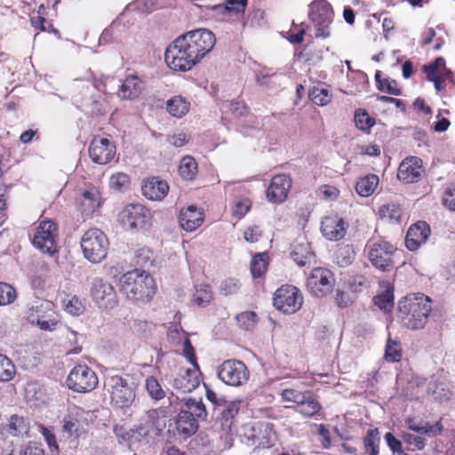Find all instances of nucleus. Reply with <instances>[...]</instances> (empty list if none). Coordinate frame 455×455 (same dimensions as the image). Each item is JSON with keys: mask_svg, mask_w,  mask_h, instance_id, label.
<instances>
[{"mask_svg": "<svg viewBox=\"0 0 455 455\" xmlns=\"http://www.w3.org/2000/svg\"><path fill=\"white\" fill-rule=\"evenodd\" d=\"M216 44L209 29L198 28L178 36L165 50V62L174 70L185 72L195 67Z\"/></svg>", "mask_w": 455, "mask_h": 455, "instance_id": "obj_1", "label": "nucleus"}, {"mask_svg": "<svg viewBox=\"0 0 455 455\" xmlns=\"http://www.w3.org/2000/svg\"><path fill=\"white\" fill-rule=\"evenodd\" d=\"M431 303L430 298L422 293L400 299L397 315L402 324L411 330L422 329L432 310Z\"/></svg>", "mask_w": 455, "mask_h": 455, "instance_id": "obj_2", "label": "nucleus"}, {"mask_svg": "<svg viewBox=\"0 0 455 455\" xmlns=\"http://www.w3.org/2000/svg\"><path fill=\"white\" fill-rule=\"evenodd\" d=\"M156 286L152 276L146 271L135 269L124 274L119 280V291L127 299L135 302L151 301Z\"/></svg>", "mask_w": 455, "mask_h": 455, "instance_id": "obj_3", "label": "nucleus"}, {"mask_svg": "<svg viewBox=\"0 0 455 455\" xmlns=\"http://www.w3.org/2000/svg\"><path fill=\"white\" fill-rule=\"evenodd\" d=\"M152 219L150 210L139 203L126 204L117 216L119 226L131 234L149 230L152 227Z\"/></svg>", "mask_w": 455, "mask_h": 455, "instance_id": "obj_4", "label": "nucleus"}, {"mask_svg": "<svg viewBox=\"0 0 455 455\" xmlns=\"http://www.w3.org/2000/svg\"><path fill=\"white\" fill-rule=\"evenodd\" d=\"M136 387V383L128 375H116V418L127 420L134 413Z\"/></svg>", "mask_w": 455, "mask_h": 455, "instance_id": "obj_5", "label": "nucleus"}, {"mask_svg": "<svg viewBox=\"0 0 455 455\" xmlns=\"http://www.w3.org/2000/svg\"><path fill=\"white\" fill-rule=\"evenodd\" d=\"M240 409V401H228L217 410L211 411L210 422H213V427L222 432L221 438L225 439L228 447L231 446L233 428L235 427V416Z\"/></svg>", "mask_w": 455, "mask_h": 455, "instance_id": "obj_6", "label": "nucleus"}, {"mask_svg": "<svg viewBox=\"0 0 455 455\" xmlns=\"http://www.w3.org/2000/svg\"><path fill=\"white\" fill-rule=\"evenodd\" d=\"M84 256L92 263H100L107 257L109 242L106 235L99 228L87 230L81 238Z\"/></svg>", "mask_w": 455, "mask_h": 455, "instance_id": "obj_7", "label": "nucleus"}, {"mask_svg": "<svg viewBox=\"0 0 455 455\" xmlns=\"http://www.w3.org/2000/svg\"><path fill=\"white\" fill-rule=\"evenodd\" d=\"M368 257L373 267L383 271L389 272L395 267L394 256L397 249L385 240L370 241Z\"/></svg>", "mask_w": 455, "mask_h": 455, "instance_id": "obj_8", "label": "nucleus"}, {"mask_svg": "<svg viewBox=\"0 0 455 455\" xmlns=\"http://www.w3.org/2000/svg\"><path fill=\"white\" fill-rule=\"evenodd\" d=\"M217 376L228 386L240 387L249 379L250 371L243 361L228 359L218 366Z\"/></svg>", "mask_w": 455, "mask_h": 455, "instance_id": "obj_9", "label": "nucleus"}, {"mask_svg": "<svg viewBox=\"0 0 455 455\" xmlns=\"http://www.w3.org/2000/svg\"><path fill=\"white\" fill-rule=\"evenodd\" d=\"M69 389L77 393H88L98 386L96 373L86 364H77L72 368L66 380Z\"/></svg>", "mask_w": 455, "mask_h": 455, "instance_id": "obj_10", "label": "nucleus"}, {"mask_svg": "<svg viewBox=\"0 0 455 455\" xmlns=\"http://www.w3.org/2000/svg\"><path fill=\"white\" fill-rule=\"evenodd\" d=\"M273 300V304L277 310L291 315L301 308L303 296L297 287L285 284L275 291Z\"/></svg>", "mask_w": 455, "mask_h": 455, "instance_id": "obj_11", "label": "nucleus"}, {"mask_svg": "<svg viewBox=\"0 0 455 455\" xmlns=\"http://www.w3.org/2000/svg\"><path fill=\"white\" fill-rule=\"evenodd\" d=\"M334 285L333 274L327 268L316 267L307 280V290L315 297L323 298L329 294Z\"/></svg>", "mask_w": 455, "mask_h": 455, "instance_id": "obj_12", "label": "nucleus"}, {"mask_svg": "<svg viewBox=\"0 0 455 455\" xmlns=\"http://www.w3.org/2000/svg\"><path fill=\"white\" fill-rule=\"evenodd\" d=\"M56 235L57 225L52 220H43L37 228L32 243L42 252L52 255L57 250Z\"/></svg>", "mask_w": 455, "mask_h": 455, "instance_id": "obj_13", "label": "nucleus"}, {"mask_svg": "<svg viewBox=\"0 0 455 455\" xmlns=\"http://www.w3.org/2000/svg\"><path fill=\"white\" fill-rule=\"evenodd\" d=\"M168 427V432H171L172 428L174 434L187 439L196 433L199 426L191 411L180 410L173 422L170 420Z\"/></svg>", "mask_w": 455, "mask_h": 455, "instance_id": "obj_14", "label": "nucleus"}, {"mask_svg": "<svg viewBox=\"0 0 455 455\" xmlns=\"http://www.w3.org/2000/svg\"><path fill=\"white\" fill-rule=\"evenodd\" d=\"M91 296L99 307L112 309L114 287L103 278L96 277L92 282Z\"/></svg>", "mask_w": 455, "mask_h": 455, "instance_id": "obj_15", "label": "nucleus"}, {"mask_svg": "<svg viewBox=\"0 0 455 455\" xmlns=\"http://www.w3.org/2000/svg\"><path fill=\"white\" fill-rule=\"evenodd\" d=\"M292 181L287 174L275 175L267 189V198L274 204L284 202L291 188Z\"/></svg>", "mask_w": 455, "mask_h": 455, "instance_id": "obj_16", "label": "nucleus"}, {"mask_svg": "<svg viewBox=\"0 0 455 455\" xmlns=\"http://www.w3.org/2000/svg\"><path fill=\"white\" fill-rule=\"evenodd\" d=\"M348 228V224L338 214L325 216L321 222V232L330 241L342 239Z\"/></svg>", "mask_w": 455, "mask_h": 455, "instance_id": "obj_17", "label": "nucleus"}, {"mask_svg": "<svg viewBox=\"0 0 455 455\" xmlns=\"http://www.w3.org/2000/svg\"><path fill=\"white\" fill-rule=\"evenodd\" d=\"M422 172V160L417 156H411L400 164L397 178L403 183H413L419 180Z\"/></svg>", "mask_w": 455, "mask_h": 455, "instance_id": "obj_18", "label": "nucleus"}, {"mask_svg": "<svg viewBox=\"0 0 455 455\" xmlns=\"http://www.w3.org/2000/svg\"><path fill=\"white\" fill-rule=\"evenodd\" d=\"M78 211L84 215H92L100 206L99 190L92 186L84 189L76 199Z\"/></svg>", "mask_w": 455, "mask_h": 455, "instance_id": "obj_19", "label": "nucleus"}, {"mask_svg": "<svg viewBox=\"0 0 455 455\" xmlns=\"http://www.w3.org/2000/svg\"><path fill=\"white\" fill-rule=\"evenodd\" d=\"M430 235V227L425 221H418L411 225L406 234L405 245L409 251H416L425 243Z\"/></svg>", "mask_w": 455, "mask_h": 455, "instance_id": "obj_20", "label": "nucleus"}, {"mask_svg": "<svg viewBox=\"0 0 455 455\" xmlns=\"http://www.w3.org/2000/svg\"><path fill=\"white\" fill-rule=\"evenodd\" d=\"M200 384L199 367L195 369H180L173 380L174 388L182 393H190Z\"/></svg>", "mask_w": 455, "mask_h": 455, "instance_id": "obj_21", "label": "nucleus"}, {"mask_svg": "<svg viewBox=\"0 0 455 455\" xmlns=\"http://www.w3.org/2000/svg\"><path fill=\"white\" fill-rule=\"evenodd\" d=\"M89 155L92 162L106 164L112 159L110 141L107 138H94L89 147Z\"/></svg>", "mask_w": 455, "mask_h": 455, "instance_id": "obj_22", "label": "nucleus"}, {"mask_svg": "<svg viewBox=\"0 0 455 455\" xmlns=\"http://www.w3.org/2000/svg\"><path fill=\"white\" fill-rule=\"evenodd\" d=\"M142 195L151 201H161L168 194L169 185L165 180L158 177H151L143 181L141 186Z\"/></svg>", "mask_w": 455, "mask_h": 455, "instance_id": "obj_23", "label": "nucleus"}, {"mask_svg": "<svg viewBox=\"0 0 455 455\" xmlns=\"http://www.w3.org/2000/svg\"><path fill=\"white\" fill-rule=\"evenodd\" d=\"M28 425L22 416L12 415L6 423L0 426V437L4 440L12 436H21L28 432Z\"/></svg>", "mask_w": 455, "mask_h": 455, "instance_id": "obj_24", "label": "nucleus"}, {"mask_svg": "<svg viewBox=\"0 0 455 455\" xmlns=\"http://www.w3.org/2000/svg\"><path fill=\"white\" fill-rule=\"evenodd\" d=\"M334 12L326 0H315L309 4L308 18L311 22H332Z\"/></svg>", "mask_w": 455, "mask_h": 455, "instance_id": "obj_25", "label": "nucleus"}, {"mask_svg": "<svg viewBox=\"0 0 455 455\" xmlns=\"http://www.w3.org/2000/svg\"><path fill=\"white\" fill-rule=\"evenodd\" d=\"M180 227L186 231H194L200 227L204 221L203 212L196 206L190 205L182 210L179 216Z\"/></svg>", "mask_w": 455, "mask_h": 455, "instance_id": "obj_26", "label": "nucleus"}, {"mask_svg": "<svg viewBox=\"0 0 455 455\" xmlns=\"http://www.w3.org/2000/svg\"><path fill=\"white\" fill-rule=\"evenodd\" d=\"M142 91V82L137 75H129L121 84L117 95L123 100H134Z\"/></svg>", "mask_w": 455, "mask_h": 455, "instance_id": "obj_27", "label": "nucleus"}, {"mask_svg": "<svg viewBox=\"0 0 455 455\" xmlns=\"http://www.w3.org/2000/svg\"><path fill=\"white\" fill-rule=\"evenodd\" d=\"M149 430L143 425H139L134 428L125 430L124 427H117L116 425V436L119 443H127L130 446L133 443L140 442L142 437L148 435Z\"/></svg>", "mask_w": 455, "mask_h": 455, "instance_id": "obj_28", "label": "nucleus"}, {"mask_svg": "<svg viewBox=\"0 0 455 455\" xmlns=\"http://www.w3.org/2000/svg\"><path fill=\"white\" fill-rule=\"evenodd\" d=\"M246 4L241 0H226L224 4L212 5L211 9L217 14L224 17H233L243 14L245 11Z\"/></svg>", "mask_w": 455, "mask_h": 455, "instance_id": "obj_29", "label": "nucleus"}, {"mask_svg": "<svg viewBox=\"0 0 455 455\" xmlns=\"http://www.w3.org/2000/svg\"><path fill=\"white\" fill-rule=\"evenodd\" d=\"M182 402L187 407V411H191L192 416L203 421H209L211 419V410L206 407L202 399L196 400V398H183Z\"/></svg>", "mask_w": 455, "mask_h": 455, "instance_id": "obj_30", "label": "nucleus"}, {"mask_svg": "<svg viewBox=\"0 0 455 455\" xmlns=\"http://www.w3.org/2000/svg\"><path fill=\"white\" fill-rule=\"evenodd\" d=\"M419 387L426 386V392L431 395L435 400H448L450 398V391L443 383H439L434 378L429 380L424 379L418 384Z\"/></svg>", "mask_w": 455, "mask_h": 455, "instance_id": "obj_31", "label": "nucleus"}, {"mask_svg": "<svg viewBox=\"0 0 455 455\" xmlns=\"http://www.w3.org/2000/svg\"><path fill=\"white\" fill-rule=\"evenodd\" d=\"M320 403L314 397L310 392H305L301 403L295 407V411L306 417H314L321 410Z\"/></svg>", "mask_w": 455, "mask_h": 455, "instance_id": "obj_32", "label": "nucleus"}, {"mask_svg": "<svg viewBox=\"0 0 455 455\" xmlns=\"http://www.w3.org/2000/svg\"><path fill=\"white\" fill-rule=\"evenodd\" d=\"M380 442V431L379 428L369 429L363 438L365 453L368 455H379Z\"/></svg>", "mask_w": 455, "mask_h": 455, "instance_id": "obj_33", "label": "nucleus"}, {"mask_svg": "<svg viewBox=\"0 0 455 455\" xmlns=\"http://www.w3.org/2000/svg\"><path fill=\"white\" fill-rule=\"evenodd\" d=\"M190 103L182 96H174L166 102L167 111L174 117L180 118L189 110Z\"/></svg>", "mask_w": 455, "mask_h": 455, "instance_id": "obj_34", "label": "nucleus"}, {"mask_svg": "<svg viewBox=\"0 0 455 455\" xmlns=\"http://www.w3.org/2000/svg\"><path fill=\"white\" fill-rule=\"evenodd\" d=\"M379 181V177L376 174H368L357 180L355 190L361 196H369L374 193Z\"/></svg>", "mask_w": 455, "mask_h": 455, "instance_id": "obj_35", "label": "nucleus"}, {"mask_svg": "<svg viewBox=\"0 0 455 455\" xmlns=\"http://www.w3.org/2000/svg\"><path fill=\"white\" fill-rule=\"evenodd\" d=\"M179 172L183 180H192L197 173L196 160L189 156H184L180 161Z\"/></svg>", "mask_w": 455, "mask_h": 455, "instance_id": "obj_36", "label": "nucleus"}, {"mask_svg": "<svg viewBox=\"0 0 455 455\" xmlns=\"http://www.w3.org/2000/svg\"><path fill=\"white\" fill-rule=\"evenodd\" d=\"M268 257L265 252L257 253L251 262V273L253 278L262 276L267 271Z\"/></svg>", "mask_w": 455, "mask_h": 455, "instance_id": "obj_37", "label": "nucleus"}, {"mask_svg": "<svg viewBox=\"0 0 455 455\" xmlns=\"http://www.w3.org/2000/svg\"><path fill=\"white\" fill-rule=\"evenodd\" d=\"M373 300L379 309L384 311L391 310L394 307V288L388 285L383 292L375 296Z\"/></svg>", "mask_w": 455, "mask_h": 455, "instance_id": "obj_38", "label": "nucleus"}, {"mask_svg": "<svg viewBox=\"0 0 455 455\" xmlns=\"http://www.w3.org/2000/svg\"><path fill=\"white\" fill-rule=\"evenodd\" d=\"M293 260L300 267H303L313 257L309 243L298 244L291 252Z\"/></svg>", "mask_w": 455, "mask_h": 455, "instance_id": "obj_39", "label": "nucleus"}, {"mask_svg": "<svg viewBox=\"0 0 455 455\" xmlns=\"http://www.w3.org/2000/svg\"><path fill=\"white\" fill-rule=\"evenodd\" d=\"M124 320L130 328L140 336L146 337L151 330V323L145 320L132 319V314H126Z\"/></svg>", "mask_w": 455, "mask_h": 455, "instance_id": "obj_40", "label": "nucleus"}, {"mask_svg": "<svg viewBox=\"0 0 455 455\" xmlns=\"http://www.w3.org/2000/svg\"><path fill=\"white\" fill-rule=\"evenodd\" d=\"M309 97L318 106H325L331 100L329 90L323 86H314L309 91Z\"/></svg>", "mask_w": 455, "mask_h": 455, "instance_id": "obj_41", "label": "nucleus"}, {"mask_svg": "<svg viewBox=\"0 0 455 455\" xmlns=\"http://www.w3.org/2000/svg\"><path fill=\"white\" fill-rule=\"evenodd\" d=\"M354 119L356 127L363 132L369 131L375 124V119L371 117L365 109H357Z\"/></svg>", "mask_w": 455, "mask_h": 455, "instance_id": "obj_42", "label": "nucleus"}, {"mask_svg": "<svg viewBox=\"0 0 455 455\" xmlns=\"http://www.w3.org/2000/svg\"><path fill=\"white\" fill-rule=\"evenodd\" d=\"M17 291L10 283L0 282V306H7L15 301Z\"/></svg>", "mask_w": 455, "mask_h": 455, "instance_id": "obj_43", "label": "nucleus"}, {"mask_svg": "<svg viewBox=\"0 0 455 455\" xmlns=\"http://www.w3.org/2000/svg\"><path fill=\"white\" fill-rule=\"evenodd\" d=\"M15 374V366L4 355L0 354V381H9Z\"/></svg>", "mask_w": 455, "mask_h": 455, "instance_id": "obj_44", "label": "nucleus"}, {"mask_svg": "<svg viewBox=\"0 0 455 455\" xmlns=\"http://www.w3.org/2000/svg\"><path fill=\"white\" fill-rule=\"evenodd\" d=\"M146 389L149 395V396L154 400H161L165 396V392L162 388L158 380L150 376L146 379Z\"/></svg>", "mask_w": 455, "mask_h": 455, "instance_id": "obj_45", "label": "nucleus"}, {"mask_svg": "<svg viewBox=\"0 0 455 455\" xmlns=\"http://www.w3.org/2000/svg\"><path fill=\"white\" fill-rule=\"evenodd\" d=\"M63 307L65 310L72 315H80L85 309L84 302L77 296L64 299Z\"/></svg>", "mask_w": 455, "mask_h": 455, "instance_id": "obj_46", "label": "nucleus"}, {"mask_svg": "<svg viewBox=\"0 0 455 455\" xmlns=\"http://www.w3.org/2000/svg\"><path fill=\"white\" fill-rule=\"evenodd\" d=\"M257 315L252 311H245L236 315L237 324L243 330H252L257 323Z\"/></svg>", "mask_w": 455, "mask_h": 455, "instance_id": "obj_47", "label": "nucleus"}, {"mask_svg": "<svg viewBox=\"0 0 455 455\" xmlns=\"http://www.w3.org/2000/svg\"><path fill=\"white\" fill-rule=\"evenodd\" d=\"M212 299V292L208 285H201L199 288L196 289V291L193 294V301L201 307L208 305Z\"/></svg>", "mask_w": 455, "mask_h": 455, "instance_id": "obj_48", "label": "nucleus"}, {"mask_svg": "<svg viewBox=\"0 0 455 455\" xmlns=\"http://www.w3.org/2000/svg\"><path fill=\"white\" fill-rule=\"evenodd\" d=\"M379 214L382 218L398 222L401 218V208L395 204H387L380 207Z\"/></svg>", "mask_w": 455, "mask_h": 455, "instance_id": "obj_49", "label": "nucleus"}, {"mask_svg": "<svg viewBox=\"0 0 455 455\" xmlns=\"http://www.w3.org/2000/svg\"><path fill=\"white\" fill-rule=\"evenodd\" d=\"M206 389L205 396L208 402L210 403L209 409L211 411L212 410H217V407H220L228 400L226 399L223 395H218L213 390H212L205 383L204 384Z\"/></svg>", "mask_w": 455, "mask_h": 455, "instance_id": "obj_50", "label": "nucleus"}, {"mask_svg": "<svg viewBox=\"0 0 455 455\" xmlns=\"http://www.w3.org/2000/svg\"><path fill=\"white\" fill-rule=\"evenodd\" d=\"M401 349L398 342L388 340L386 350L385 358L389 362H398L401 358Z\"/></svg>", "mask_w": 455, "mask_h": 455, "instance_id": "obj_51", "label": "nucleus"}, {"mask_svg": "<svg viewBox=\"0 0 455 455\" xmlns=\"http://www.w3.org/2000/svg\"><path fill=\"white\" fill-rule=\"evenodd\" d=\"M239 289L240 283L235 278L224 280L220 286V292L225 296L235 294Z\"/></svg>", "mask_w": 455, "mask_h": 455, "instance_id": "obj_52", "label": "nucleus"}, {"mask_svg": "<svg viewBox=\"0 0 455 455\" xmlns=\"http://www.w3.org/2000/svg\"><path fill=\"white\" fill-rule=\"evenodd\" d=\"M384 439L392 451L393 455H402L404 451H403V444L391 432H387L384 435Z\"/></svg>", "mask_w": 455, "mask_h": 455, "instance_id": "obj_53", "label": "nucleus"}, {"mask_svg": "<svg viewBox=\"0 0 455 455\" xmlns=\"http://www.w3.org/2000/svg\"><path fill=\"white\" fill-rule=\"evenodd\" d=\"M442 68H445V60L443 57H437L433 62L425 65L423 71L426 76H437Z\"/></svg>", "mask_w": 455, "mask_h": 455, "instance_id": "obj_54", "label": "nucleus"}, {"mask_svg": "<svg viewBox=\"0 0 455 455\" xmlns=\"http://www.w3.org/2000/svg\"><path fill=\"white\" fill-rule=\"evenodd\" d=\"M79 420L71 413L66 415L63 419L62 428L69 435L75 434L78 431Z\"/></svg>", "mask_w": 455, "mask_h": 455, "instance_id": "obj_55", "label": "nucleus"}, {"mask_svg": "<svg viewBox=\"0 0 455 455\" xmlns=\"http://www.w3.org/2000/svg\"><path fill=\"white\" fill-rule=\"evenodd\" d=\"M151 251L149 250L141 249L136 254V264L142 267H148L153 265L151 259Z\"/></svg>", "mask_w": 455, "mask_h": 455, "instance_id": "obj_56", "label": "nucleus"}, {"mask_svg": "<svg viewBox=\"0 0 455 455\" xmlns=\"http://www.w3.org/2000/svg\"><path fill=\"white\" fill-rule=\"evenodd\" d=\"M315 28V36L316 38L326 39L331 36V24L332 22H312Z\"/></svg>", "mask_w": 455, "mask_h": 455, "instance_id": "obj_57", "label": "nucleus"}, {"mask_svg": "<svg viewBox=\"0 0 455 455\" xmlns=\"http://www.w3.org/2000/svg\"><path fill=\"white\" fill-rule=\"evenodd\" d=\"M304 395L305 393L299 392L291 388L283 389L282 392V397L284 401L293 402L297 405L299 404V403H301L302 399L304 398Z\"/></svg>", "mask_w": 455, "mask_h": 455, "instance_id": "obj_58", "label": "nucleus"}, {"mask_svg": "<svg viewBox=\"0 0 455 455\" xmlns=\"http://www.w3.org/2000/svg\"><path fill=\"white\" fill-rule=\"evenodd\" d=\"M382 89L383 90H379V91L386 92L392 95L400 96L402 94V90L399 87H397V83L394 79H390V78L383 79Z\"/></svg>", "mask_w": 455, "mask_h": 455, "instance_id": "obj_59", "label": "nucleus"}, {"mask_svg": "<svg viewBox=\"0 0 455 455\" xmlns=\"http://www.w3.org/2000/svg\"><path fill=\"white\" fill-rule=\"evenodd\" d=\"M230 112L236 117L244 116L249 112V108L242 101H233L229 105Z\"/></svg>", "mask_w": 455, "mask_h": 455, "instance_id": "obj_60", "label": "nucleus"}, {"mask_svg": "<svg viewBox=\"0 0 455 455\" xmlns=\"http://www.w3.org/2000/svg\"><path fill=\"white\" fill-rule=\"evenodd\" d=\"M443 200L445 207L455 212V187L446 188Z\"/></svg>", "mask_w": 455, "mask_h": 455, "instance_id": "obj_61", "label": "nucleus"}, {"mask_svg": "<svg viewBox=\"0 0 455 455\" xmlns=\"http://www.w3.org/2000/svg\"><path fill=\"white\" fill-rule=\"evenodd\" d=\"M130 183V178L125 173L118 172L116 174V189L125 191L129 188Z\"/></svg>", "mask_w": 455, "mask_h": 455, "instance_id": "obj_62", "label": "nucleus"}, {"mask_svg": "<svg viewBox=\"0 0 455 455\" xmlns=\"http://www.w3.org/2000/svg\"><path fill=\"white\" fill-rule=\"evenodd\" d=\"M318 435L322 437L321 443L323 448L329 449L331 445L330 432L325 425L320 424L318 426Z\"/></svg>", "mask_w": 455, "mask_h": 455, "instance_id": "obj_63", "label": "nucleus"}, {"mask_svg": "<svg viewBox=\"0 0 455 455\" xmlns=\"http://www.w3.org/2000/svg\"><path fill=\"white\" fill-rule=\"evenodd\" d=\"M335 302L339 307L343 308L347 307L352 303V299L347 292L338 290L336 291Z\"/></svg>", "mask_w": 455, "mask_h": 455, "instance_id": "obj_64", "label": "nucleus"}]
</instances>
